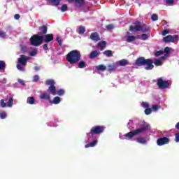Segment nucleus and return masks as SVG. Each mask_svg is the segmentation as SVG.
I'll return each instance as SVG.
<instances>
[{
  "label": "nucleus",
  "instance_id": "f257e3e1",
  "mask_svg": "<svg viewBox=\"0 0 179 179\" xmlns=\"http://www.w3.org/2000/svg\"><path fill=\"white\" fill-rule=\"evenodd\" d=\"M134 65H136V66H143L146 65L145 67V71H152V69L155 68L153 60H152V59H145L144 57L137 58Z\"/></svg>",
  "mask_w": 179,
  "mask_h": 179
},
{
  "label": "nucleus",
  "instance_id": "f03ea898",
  "mask_svg": "<svg viewBox=\"0 0 179 179\" xmlns=\"http://www.w3.org/2000/svg\"><path fill=\"white\" fill-rule=\"evenodd\" d=\"M46 86H50L48 87V92L52 94V96H64L65 94V90L60 89L57 92V87H55V81L52 79H49L45 81Z\"/></svg>",
  "mask_w": 179,
  "mask_h": 179
},
{
  "label": "nucleus",
  "instance_id": "7ed1b4c3",
  "mask_svg": "<svg viewBox=\"0 0 179 179\" xmlns=\"http://www.w3.org/2000/svg\"><path fill=\"white\" fill-rule=\"evenodd\" d=\"M82 58V55L79 50H71L66 56V59L71 65L78 64Z\"/></svg>",
  "mask_w": 179,
  "mask_h": 179
},
{
  "label": "nucleus",
  "instance_id": "20e7f679",
  "mask_svg": "<svg viewBox=\"0 0 179 179\" xmlns=\"http://www.w3.org/2000/svg\"><path fill=\"white\" fill-rule=\"evenodd\" d=\"M135 26H130L129 31H142V33H148L150 29L146 24L141 25V22L136 21L133 23Z\"/></svg>",
  "mask_w": 179,
  "mask_h": 179
},
{
  "label": "nucleus",
  "instance_id": "39448f33",
  "mask_svg": "<svg viewBox=\"0 0 179 179\" xmlns=\"http://www.w3.org/2000/svg\"><path fill=\"white\" fill-rule=\"evenodd\" d=\"M44 41V36L37 35H33L30 38L31 45H34V47H38V45H41L43 42Z\"/></svg>",
  "mask_w": 179,
  "mask_h": 179
},
{
  "label": "nucleus",
  "instance_id": "423d86ee",
  "mask_svg": "<svg viewBox=\"0 0 179 179\" xmlns=\"http://www.w3.org/2000/svg\"><path fill=\"white\" fill-rule=\"evenodd\" d=\"M104 129H106L104 126H95L91 129L90 133H87V136L90 135H92V136L94 135H100V134L104 132Z\"/></svg>",
  "mask_w": 179,
  "mask_h": 179
},
{
  "label": "nucleus",
  "instance_id": "0eeeda50",
  "mask_svg": "<svg viewBox=\"0 0 179 179\" xmlns=\"http://www.w3.org/2000/svg\"><path fill=\"white\" fill-rule=\"evenodd\" d=\"M149 128H150V126L149 125V124L144 123L143 124V127L138 128V129L133 130V131L134 132L135 136H136V135H139L141 134H145V132H146V131H148V129H149Z\"/></svg>",
  "mask_w": 179,
  "mask_h": 179
},
{
  "label": "nucleus",
  "instance_id": "6e6552de",
  "mask_svg": "<svg viewBox=\"0 0 179 179\" xmlns=\"http://www.w3.org/2000/svg\"><path fill=\"white\" fill-rule=\"evenodd\" d=\"M169 81L163 80L162 78H158L157 85L159 89H167L169 88Z\"/></svg>",
  "mask_w": 179,
  "mask_h": 179
},
{
  "label": "nucleus",
  "instance_id": "1a4fd4ad",
  "mask_svg": "<svg viewBox=\"0 0 179 179\" xmlns=\"http://www.w3.org/2000/svg\"><path fill=\"white\" fill-rule=\"evenodd\" d=\"M170 143V139L167 137H161L157 140L158 146H163V145H168Z\"/></svg>",
  "mask_w": 179,
  "mask_h": 179
},
{
  "label": "nucleus",
  "instance_id": "9d476101",
  "mask_svg": "<svg viewBox=\"0 0 179 179\" xmlns=\"http://www.w3.org/2000/svg\"><path fill=\"white\" fill-rule=\"evenodd\" d=\"M27 61H29V57L22 55L20 58H18V64L22 65V66H26L27 65Z\"/></svg>",
  "mask_w": 179,
  "mask_h": 179
},
{
  "label": "nucleus",
  "instance_id": "9b49d317",
  "mask_svg": "<svg viewBox=\"0 0 179 179\" xmlns=\"http://www.w3.org/2000/svg\"><path fill=\"white\" fill-rule=\"evenodd\" d=\"M38 30L39 31L38 32V36H45V34H47L48 27L46 25H43L39 27Z\"/></svg>",
  "mask_w": 179,
  "mask_h": 179
},
{
  "label": "nucleus",
  "instance_id": "f8f14e48",
  "mask_svg": "<svg viewBox=\"0 0 179 179\" xmlns=\"http://www.w3.org/2000/svg\"><path fill=\"white\" fill-rule=\"evenodd\" d=\"M52 40H54V35L52 34H48L44 36L43 41L45 43H50V41H52Z\"/></svg>",
  "mask_w": 179,
  "mask_h": 179
},
{
  "label": "nucleus",
  "instance_id": "ddd939ff",
  "mask_svg": "<svg viewBox=\"0 0 179 179\" xmlns=\"http://www.w3.org/2000/svg\"><path fill=\"white\" fill-rule=\"evenodd\" d=\"M90 40H92V41H100V36H99V34L97 32H93L91 34L90 36Z\"/></svg>",
  "mask_w": 179,
  "mask_h": 179
},
{
  "label": "nucleus",
  "instance_id": "4468645a",
  "mask_svg": "<svg viewBox=\"0 0 179 179\" xmlns=\"http://www.w3.org/2000/svg\"><path fill=\"white\" fill-rule=\"evenodd\" d=\"M117 68H118V64L117 63H113L112 64L108 65V72L115 71H117Z\"/></svg>",
  "mask_w": 179,
  "mask_h": 179
},
{
  "label": "nucleus",
  "instance_id": "2eb2a0df",
  "mask_svg": "<svg viewBox=\"0 0 179 179\" xmlns=\"http://www.w3.org/2000/svg\"><path fill=\"white\" fill-rule=\"evenodd\" d=\"M107 45V42L106 41H101L97 44V48L100 51H103Z\"/></svg>",
  "mask_w": 179,
  "mask_h": 179
},
{
  "label": "nucleus",
  "instance_id": "dca6fc26",
  "mask_svg": "<svg viewBox=\"0 0 179 179\" xmlns=\"http://www.w3.org/2000/svg\"><path fill=\"white\" fill-rule=\"evenodd\" d=\"M40 99H41V100H48L51 101V96H50V94H47L45 92L41 94Z\"/></svg>",
  "mask_w": 179,
  "mask_h": 179
},
{
  "label": "nucleus",
  "instance_id": "f3484780",
  "mask_svg": "<svg viewBox=\"0 0 179 179\" xmlns=\"http://www.w3.org/2000/svg\"><path fill=\"white\" fill-rule=\"evenodd\" d=\"M74 3L76 8H82L85 5V0H75Z\"/></svg>",
  "mask_w": 179,
  "mask_h": 179
},
{
  "label": "nucleus",
  "instance_id": "a211bd4d",
  "mask_svg": "<svg viewBox=\"0 0 179 179\" xmlns=\"http://www.w3.org/2000/svg\"><path fill=\"white\" fill-rule=\"evenodd\" d=\"M99 51L97 50H93L92 52H91V53L89 55V58L90 59H94V58H96V57H99Z\"/></svg>",
  "mask_w": 179,
  "mask_h": 179
},
{
  "label": "nucleus",
  "instance_id": "6ab92c4d",
  "mask_svg": "<svg viewBox=\"0 0 179 179\" xmlns=\"http://www.w3.org/2000/svg\"><path fill=\"white\" fill-rule=\"evenodd\" d=\"M97 139L94 140L92 142H90L87 144L85 145V148L86 149H87V148H94V146H96V145H97Z\"/></svg>",
  "mask_w": 179,
  "mask_h": 179
},
{
  "label": "nucleus",
  "instance_id": "aec40b11",
  "mask_svg": "<svg viewBox=\"0 0 179 179\" xmlns=\"http://www.w3.org/2000/svg\"><path fill=\"white\" fill-rule=\"evenodd\" d=\"M49 3H52L53 6H58L61 3V0H46Z\"/></svg>",
  "mask_w": 179,
  "mask_h": 179
},
{
  "label": "nucleus",
  "instance_id": "412c9836",
  "mask_svg": "<svg viewBox=\"0 0 179 179\" xmlns=\"http://www.w3.org/2000/svg\"><path fill=\"white\" fill-rule=\"evenodd\" d=\"M119 65L120 66H127V65H129V62L127 59H122L119 61Z\"/></svg>",
  "mask_w": 179,
  "mask_h": 179
},
{
  "label": "nucleus",
  "instance_id": "4be33fe9",
  "mask_svg": "<svg viewBox=\"0 0 179 179\" xmlns=\"http://www.w3.org/2000/svg\"><path fill=\"white\" fill-rule=\"evenodd\" d=\"M50 103H53V104H59L61 103V98L59 96H55L53 101H50Z\"/></svg>",
  "mask_w": 179,
  "mask_h": 179
},
{
  "label": "nucleus",
  "instance_id": "5701e85b",
  "mask_svg": "<svg viewBox=\"0 0 179 179\" xmlns=\"http://www.w3.org/2000/svg\"><path fill=\"white\" fill-rule=\"evenodd\" d=\"M96 68L97 71H101V72H104V71H106V69H107V67L103 64H99V65L96 66Z\"/></svg>",
  "mask_w": 179,
  "mask_h": 179
},
{
  "label": "nucleus",
  "instance_id": "b1692460",
  "mask_svg": "<svg viewBox=\"0 0 179 179\" xmlns=\"http://www.w3.org/2000/svg\"><path fill=\"white\" fill-rule=\"evenodd\" d=\"M124 136H125L126 138H129V139H132V138L135 136V133L134 131H129V133L124 134Z\"/></svg>",
  "mask_w": 179,
  "mask_h": 179
},
{
  "label": "nucleus",
  "instance_id": "393cba45",
  "mask_svg": "<svg viewBox=\"0 0 179 179\" xmlns=\"http://www.w3.org/2000/svg\"><path fill=\"white\" fill-rule=\"evenodd\" d=\"M27 103L28 104H34V103H36V99H34V97L33 96H29L27 98Z\"/></svg>",
  "mask_w": 179,
  "mask_h": 179
},
{
  "label": "nucleus",
  "instance_id": "a878e982",
  "mask_svg": "<svg viewBox=\"0 0 179 179\" xmlns=\"http://www.w3.org/2000/svg\"><path fill=\"white\" fill-rule=\"evenodd\" d=\"M136 142H138V143L145 144L146 143V138L143 137H138L136 138Z\"/></svg>",
  "mask_w": 179,
  "mask_h": 179
},
{
  "label": "nucleus",
  "instance_id": "bb28decb",
  "mask_svg": "<svg viewBox=\"0 0 179 179\" xmlns=\"http://www.w3.org/2000/svg\"><path fill=\"white\" fill-rule=\"evenodd\" d=\"M86 66H87V64L83 60H81L78 62V68L83 69L86 68Z\"/></svg>",
  "mask_w": 179,
  "mask_h": 179
},
{
  "label": "nucleus",
  "instance_id": "cd10ccee",
  "mask_svg": "<svg viewBox=\"0 0 179 179\" xmlns=\"http://www.w3.org/2000/svg\"><path fill=\"white\" fill-rule=\"evenodd\" d=\"M171 38H172L171 35H168L163 38V41L164 43H171Z\"/></svg>",
  "mask_w": 179,
  "mask_h": 179
},
{
  "label": "nucleus",
  "instance_id": "c85d7f7f",
  "mask_svg": "<svg viewBox=\"0 0 179 179\" xmlns=\"http://www.w3.org/2000/svg\"><path fill=\"white\" fill-rule=\"evenodd\" d=\"M103 55H106V57H113V51L110 50H105L103 52Z\"/></svg>",
  "mask_w": 179,
  "mask_h": 179
},
{
  "label": "nucleus",
  "instance_id": "c756f323",
  "mask_svg": "<svg viewBox=\"0 0 179 179\" xmlns=\"http://www.w3.org/2000/svg\"><path fill=\"white\" fill-rule=\"evenodd\" d=\"M136 40V36H129L127 38V43H132V41H135Z\"/></svg>",
  "mask_w": 179,
  "mask_h": 179
},
{
  "label": "nucleus",
  "instance_id": "7c9ffc66",
  "mask_svg": "<svg viewBox=\"0 0 179 179\" xmlns=\"http://www.w3.org/2000/svg\"><path fill=\"white\" fill-rule=\"evenodd\" d=\"M154 64L155 65H156V66H162L163 65L162 60L159 59H155V61L154 62Z\"/></svg>",
  "mask_w": 179,
  "mask_h": 179
},
{
  "label": "nucleus",
  "instance_id": "2f4dec72",
  "mask_svg": "<svg viewBox=\"0 0 179 179\" xmlns=\"http://www.w3.org/2000/svg\"><path fill=\"white\" fill-rule=\"evenodd\" d=\"M13 106V98L10 97L7 102V107H12Z\"/></svg>",
  "mask_w": 179,
  "mask_h": 179
},
{
  "label": "nucleus",
  "instance_id": "473e14b6",
  "mask_svg": "<svg viewBox=\"0 0 179 179\" xmlns=\"http://www.w3.org/2000/svg\"><path fill=\"white\" fill-rule=\"evenodd\" d=\"M85 31H86V29H85V27H79L78 29V34H85Z\"/></svg>",
  "mask_w": 179,
  "mask_h": 179
},
{
  "label": "nucleus",
  "instance_id": "72a5a7b5",
  "mask_svg": "<svg viewBox=\"0 0 179 179\" xmlns=\"http://www.w3.org/2000/svg\"><path fill=\"white\" fill-rule=\"evenodd\" d=\"M6 117H8V115L6 114V112L3 111L0 113V118L1 120H5V118H6Z\"/></svg>",
  "mask_w": 179,
  "mask_h": 179
},
{
  "label": "nucleus",
  "instance_id": "f704fd0d",
  "mask_svg": "<svg viewBox=\"0 0 179 179\" xmlns=\"http://www.w3.org/2000/svg\"><path fill=\"white\" fill-rule=\"evenodd\" d=\"M6 68V64H5V62L0 61V70L2 71V69H5Z\"/></svg>",
  "mask_w": 179,
  "mask_h": 179
},
{
  "label": "nucleus",
  "instance_id": "c9c22d12",
  "mask_svg": "<svg viewBox=\"0 0 179 179\" xmlns=\"http://www.w3.org/2000/svg\"><path fill=\"white\" fill-rule=\"evenodd\" d=\"M151 19L152 22H156V20H159V16L157 14H152L151 16Z\"/></svg>",
  "mask_w": 179,
  "mask_h": 179
},
{
  "label": "nucleus",
  "instance_id": "e433bc0d",
  "mask_svg": "<svg viewBox=\"0 0 179 179\" xmlns=\"http://www.w3.org/2000/svg\"><path fill=\"white\" fill-rule=\"evenodd\" d=\"M66 10H68V5H66V4L62 5V8H61V11L62 12H66Z\"/></svg>",
  "mask_w": 179,
  "mask_h": 179
},
{
  "label": "nucleus",
  "instance_id": "4c0bfd02",
  "mask_svg": "<svg viewBox=\"0 0 179 179\" xmlns=\"http://www.w3.org/2000/svg\"><path fill=\"white\" fill-rule=\"evenodd\" d=\"M171 43H174V41H178L179 38L177 35L171 36Z\"/></svg>",
  "mask_w": 179,
  "mask_h": 179
},
{
  "label": "nucleus",
  "instance_id": "58836bf2",
  "mask_svg": "<svg viewBox=\"0 0 179 179\" xmlns=\"http://www.w3.org/2000/svg\"><path fill=\"white\" fill-rule=\"evenodd\" d=\"M0 106L2 107V108H5V107H6V103H5V100H0Z\"/></svg>",
  "mask_w": 179,
  "mask_h": 179
},
{
  "label": "nucleus",
  "instance_id": "ea45409f",
  "mask_svg": "<svg viewBox=\"0 0 179 179\" xmlns=\"http://www.w3.org/2000/svg\"><path fill=\"white\" fill-rule=\"evenodd\" d=\"M145 114L146 115H149V114H152V108H147L145 110Z\"/></svg>",
  "mask_w": 179,
  "mask_h": 179
},
{
  "label": "nucleus",
  "instance_id": "a19ab883",
  "mask_svg": "<svg viewBox=\"0 0 179 179\" xmlns=\"http://www.w3.org/2000/svg\"><path fill=\"white\" fill-rule=\"evenodd\" d=\"M29 55H31V57H34V56L37 55V50H34L31 51L29 52Z\"/></svg>",
  "mask_w": 179,
  "mask_h": 179
},
{
  "label": "nucleus",
  "instance_id": "79ce46f5",
  "mask_svg": "<svg viewBox=\"0 0 179 179\" xmlns=\"http://www.w3.org/2000/svg\"><path fill=\"white\" fill-rule=\"evenodd\" d=\"M160 108V106L159 105H152V111H156L157 110H159Z\"/></svg>",
  "mask_w": 179,
  "mask_h": 179
},
{
  "label": "nucleus",
  "instance_id": "37998d69",
  "mask_svg": "<svg viewBox=\"0 0 179 179\" xmlns=\"http://www.w3.org/2000/svg\"><path fill=\"white\" fill-rule=\"evenodd\" d=\"M56 41H57L58 44L59 45H62V41L61 40V37L59 36H57L56 37Z\"/></svg>",
  "mask_w": 179,
  "mask_h": 179
},
{
  "label": "nucleus",
  "instance_id": "c03bdc74",
  "mask_svg": "<svg viewBox=\"0 0 179 179\" xmlns=\"http://www.w3.org/2000/svg\"><path fill=\"white\" fill-rule=\"evenodd\" d=\"M141 106L143 107V108H149V103L148 102H143Z\"/></svg>",
  "mask_w": 179,
  "mask_h": 179
},
{
  "label": "nucleus",
  "instance_id": "a18cd8bd",
  "mask_svg": "<svg viewBox=\"0 0 179 179\" xmlns=\"http://www.w3.org/2000/svg\"><path fill=\"white\" fill-rule=\"evenodd\" d=\"M166 3H168L170 6H173L174 5V0H166Z\"/></svg>",
  "mask_w": 179,
  "mask_h": 179
},
{
  "label": "nucleus",
  "instance_id": "49530a36",
  "mask_svg": "<svg viewBox=\"0 0 179 179\" xmlns=\"http://www.w3.org/2000/svg\"><path fill=\"white\" fill-rule=\"evenodd\" d=\"M115 26L113 24L106 25V29L107 30H113V29H114Z\"/></svg>",
  "mask_w": 179,
  "mask_h": 179
},
{
  "label": "nucleus",
  "instance_id": "de8ad7c7",
  "mask_svg": "<svg viewBox=\"0 0 179 179\" xmlns=\"http://www.w3.org/2000/svg\"><path fill=\"white\" fill-rule=\"evenodd\" d=\"M40 80V76L38 75H36L33 78V82H38Z\"/></svg>",
  "mask_w": 179,
  "mask_h": 179
},
{
  "label": "nucleus",
  "instance_id": "09e8293b",
  "mask_svg": "<svg viewBox=\"0 0 179 179\" xmlns=\"http://www.w3.org/2000/svg\"><path fill=\"white\" fill-rule=\"evenodd\" d=\"M6 36V32H4L3 31H0V37L1 38H3Z\"/></svg>",
  "mask_w": 179,
  "mask_h": 179
},
{
  "label": "nucleus",
  "instance_id": "8fccbe9b",
  "mask_svg": "<svg viewBox=\"0 0 179 179\" xmlns=\"http://www.w3.org/2000/svg\"><path fill=\"white\" fill-rule=\"evenodd\" d=\"M163 50H159L155 52V57H160V55H162V54H163Z\"/></svg>",
  "mask_w": 179,
  "mask_h": 179
},
{
  "label": "nucleus",
  "instance_id": "3c124183",
  "mask_svg": "<svg viewBox=\"0 0 179 179\" xmlns=\"http://www.w3.org/2000/svg\"><path fill=\"white\" fill-rule=\"evenodd\" d=\"M169 32L170 31H169V29H164V31H162V36H167Z\"/></svg>",
  "mask_w": 179,
  "mask_h": 179
},
{
  "label": "nucleus",
  "instance_id": "603ef678",
  "mask_svg": "<svg viewBox=\"0 0 179 179\" xmlns=\"http://www.w3.org/2000/svg\"><path fill=\"white\" fill-rule=\"evenodd\" d=\"M141 38H142V40H144V41L148 40V35L146 34H143L141 35Z\"/></svg>",
  "mask_w": 179,
  "mask_h": 179
},
{
  "label": "nucleus",
  "instance_id": "864d4df0",
  "mask_svg": "<svg viewBox=\"0 0 179 179\" xmlns=\"http://www.w3.org/2000/svg\"><path fill=\"white\" fill-rule=\"evenodd\" d=\"M17 69H18V71H24L23 67H22V64L19 63L17 64Z\"/></svg>",
  "mask_w": 179,
  "mask_h": 179
},
{
  "label": "nucleus",
  "instance_id": "5fc2aeb1",
  "mask_svg": "<svg viewBox=\"0 0 179 179\" xmlns=\"http://www.w3.org/2000/svg\"><path fill=\"white\" fill-rule=\"evenodd\" d=\"M175 141L176 142H179V132L175 134Z\"/></svg>",
  "mask_w": 179,
  "mask_h": 179
},
{
  "label": "nucleus",
  "instance_id": "6e6d98bb",
  "mask_svg": "<svg viewBox=\"0 0 179 179\" xmlns=\"http://www.w3.org/2000/svg\"><path fill=\"white\" fill-rule=\"evenodd\" d=\"M43 49L45 50V51H48V44L45 43L43 45Z\"/></svg>",
  "mask_w": 179,
  "mask_h": 179
},
{
  "label": "nucleus",
  "instance_id": "4d7b16f0",
  "mask_svg": "<svg viewBox=\"0 0 179 179\" xmlns=\"http://www.w3.org/2000/svg\"><path fill=\"white\" fill-rule=\"evenodd\" d=\"M164 52H165V54H169V52H170V48L166 47L164 48Z\"/></svg>",
  "mask_w": 179,
  "mask_h": 179
},
{
  "label": "nucleus",
  "instance_id": "13d9d810",
  "mask_svg": "<svg viewBox=\"0 0 179 179\" xmlns=\"http://www.w3.org/2000/svg\"><path fill=\"white\" fill-rule=\"evenodd\" d=\"M14 19H15V20H19V19H20V15L19 14H15L14 15Z\"/></svg>",
  "mask_w": 179,
  "mask_h": 179
},
{
  "label": "nucleus",
  "instance_id": "bf43d9fd",
  "mask_svg": "<svg viewBox=\"0 0 179 179\" xmlns=\"http://www.w3.org/2000/svg\"><path fill=\"white\" fill-rule=\"evenodd\" d=\"M18 83L20 85H24V80H22V79H18Z\"/></svg>",
  "mask_w": 179,
  "mask_h": 179
},
{
  "label": "nucleus",
  "instance_id": "052dcab7",
  "mask_svg": "<svg viewBox=\"0 0 179 179\" xmlns=\"http://www.w3.org/2000/svg\"><path fill=\"white\" fill-rule=\"evenodd\" d=\"M34 70H35V71H40V67H38V66H35V67H34Z\"/></svg>",
  "mask_w": 179,
  "mask_h": 179
},
{
  "label": "nucleus",
  "instance_id": "680f3d73",
  "mask_svg": "<svg viewBox=\"0 0 179 179\" xmlns=\"http://www.w3.org/2000/svg\"><path fill=\"white\" fill-rule=\"evenodd\" d=\"M176 128L179 130V122L176 124Z\"/></svg>",
  "mask_w": 179,
  "mask_h": 179
},
{
  "label": "nucleus",
  "instance_id": "e2e57ef3",
  "mask_svg": "<svg viewBox=\"0 0 179 179\" xmlns=\"http://www.w3.org/2000/svg\"><path fill=\"white\" fill-rule=\"evenodd\" d=\"M164 57H165V58H167V57H169V53H165Z\"/></svg>",
  "mask_w": 179,
  "mask_h": 179
},
{
  "label": "nucleus",
  "instance_id": "0e129e2a",
  "mask_svg": "<svg viewBox=\"0 0 179 179\" xmlns=\"http://www.w3.org/2000/svg\"><path fill=\"white\" fill-rule=\"evenodd\" d=\"M161 59H162V60H163V59H166V57L162 56V57H161Z\"/></svg>",
  "mask_w": 179,
  "mask_h": 179
},
{
  "label": "nucleus",
  "instance_id": "69168bd1",
  "mask_svg": "<svg viewBox=\"0 0 179 179\" xmlns=\"http://www.w3.org/2000/svg\"><path fill=\"white\" fill-rule=\"evenodd\" d=\"M68 2H73V1H75V0H67Z\"/></svg>",
  "mask_w": 179,
  "mask_h": 179
},
{
  "label": "nucleus",
  "instance_id": "338daca9",
  "mask_svg": "<svg viewBox=\"0 0 179 179\" xmlns=\"http://www.w3.org/2000/svg\"><path fill=\"white\" fill-rule=\"evenodd\" d=\"M164 24H167V21H164Z\"/></svg>",
  "mask_w": 179,
  "mask_h": 179
}]
</instances>
